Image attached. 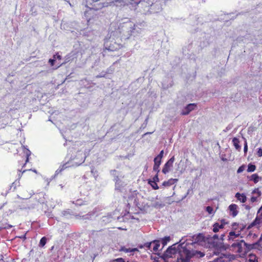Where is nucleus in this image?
I'll return each mask as SVG.
<instances>
[{
	"label": "nucleus",
	"instance_id": "9b49d317",
	"mask_svg": "<svg viewBox=\"0 0 262 262\" xmlns=\"http://www.w3.org/2000/svg\"><path fill=\"white\" fill-rule=\"evenodd\" d=\"M154 165L153 167L154 171L159 173L160 171L159 167L161 164V160H158L156 158L154 159Z\"/></svg>",
	"mask_w": 262,
	"mask_h": 262
},
{
	"label": "nucleus",
	"instance_id": "a19ab883",
	"mask_svg": "<svg viewBox=\"0 0 262 262\" xmlns=\"http://www.w3.org/2000/svg\"><path fill=\"white\" fill-rule=\"evenodd\" d=\"M223 161H226L227 159L226 158H222Z\"/></svg>",
	"mask_w": 262,
	"mask_h": 262
},
{
	"label": "nucleus",
	"instance_id": "7ed1b4c3",
	"mask_svg": "<svg viewBox=\"0 0 262 262\" xmlns=\"http://www.w3.org/2000/svg\"><path fill=\"white\" fill-rule=\"evenodd\" d=\"M104 0H86V6L90 9L99 10L105 6Z\"/></svg>",
	"mask_w": 262,
	"mask_h": 262
},
{
	"label": "nucleus",
	"instance_id": "473e14b6",
	"mask_svg": "<svg viewBox=\"0 0 262 262\" xmlns=\"http://www.w3.org/2000/svg\"><path fill=\"white\" fill-rule=\"evenodd\" d=\"M29 156L30 155L29 154H27L26 155V160H25V163L24 164L23 167L25 166V165L26 164V163L29 161Z\"/></svg>",
	"mask_w": 262,
	"mask_h": 262
},
{
	"label": "nucleus",
	"instance_id": "1a4fd4ad",
	"mask_svg": "<svg viewBox=\"0 0 262 262\" xmlns=\"http://www.w3.org/2000/svg\"><path fill=\"white\" fill-rule=\"evenodd\" d=\"M250 246L251 250L255 249H257L259 250H262V239H260L257 242H256L254 244H250Z\"/></svg>",
	"mask_w": 262,
	"mask_h": 262
},
{
	"label": "nucleus",
	"instance_id": "72a5a7b5",
	"mask_svg": "<svg viewBox=\"0 0 262 262\" xmlns=\"http://www.w3.org/2000/svg\"><path fill=\"white\" fill-rule=\"evenodd\" d=\"M221 225H223V227L224 228V226H225V225H226V224H228V223H227V222H226L225 221V220H222L221 221Z\"/></svg>",
	"mask_w": 262,
	"mask_h": 262
},
{
	"label": "nucleus",
	"instance_id": "9d476101",
	"mask_svg": "<svg viewBox=\"0 0 262 262\" xmlns=\"http://www.w3.org/2000/svg\"><path fill=\"white\" fill-rule=\"evenodd\" d=\"M235 198L241 203H245L247 201V197L244 193L237 192L235 195Z\"/></svg>",
	"mask_w": 262,
	"mask_h": 262
},
{
	"label": "nucleus",
	"instance_id": "c9c22d12",
	"mask_svg": "<svg viewBox=\"0 0 262 262\" xmlns=\"http://www.w3.org/2000/svg\"><path fill=\"white\" fill-rule=\"evenodd\" d=\"M229 235H230V236L234 235L235 237H237L238 234H235V233L234 231H231V232H230L229 233Z\"/></svg>",
	"mask_w": 262,
	"mask_h": 262
},
{
	"label": "nucleus",
	"instance_id": "4468645a",
	"mask_svg": "<svg viewBox=\"0 0 262 262\" xmlns=\"http://www.w3.org/2000/svg\"><path fill=\"white\" fill-rule=\"evenodd\" d=\"M120 252H124L125 253H128V252H135V251H138V249L136 248H127L124 246L121 247V248L119 249Z\"/></svg>",
	"mask_w": 262,
	"mask_h": 262
},
{
	"label": "nucleus",
	"instance_id": "20e7f679",
	"mask_svg": "<svg viewBox=\"0 0 262 262\" xmlns=\"http://www.w3.org/2000/svg\"><path fill=\"white\" fill-rule=\"evenodd\" d=\"M192 238L194 241L193 242L191 243H184V244H192L193 250H194L193 248L195 247V245H198L201 243L204 242V236L202 233L194 235L192 236Z\"/></svg>",
	"mask_w": 262,
	"mask_h": 262
},
{
	"label": "nucleus",
	"instance_id": "6ab92c4d",
	"mask_svg": "<svg viewBox=\"0 0 262 262\" xmlns=\"http://www.w3.org/2000/svg\"><path fill=\"white\" fill-rule=\"evenodd\" d=\"M249 262H258V257L254 254H250L248 256Z\"/></svg>",
	"mask_w": 262,
	"mask_h": 262
},
{
	"label": "nucleus",
	"instance_id": "e433bc0d",
	"mask_svg": "<svg viewBox=\"0 0 262 262\" xmlns=\"http://www.w3.org/2000/svg\"><path fill=\"white\" fill-rule=\"evenodd\" d=\"M238 224L236 223H233L232 224V227L234 229H236V227L238 226Z\"/></svg>",
	"mask_w": 262,
	"mask_h": 262
},
{
	"label": "nucleus",
	"instance_id": "2f4dec72",
	"mask_svg": "<svg viewBox=\"0 0 262 262\" xmlns=\"http://www.w3.org/2000/svg\"><path fill=\"white\" fill-rule=\"evenodd\" d=\"M244 150L245 153H246L248 150V145H247V143L246 141L245 142V143L244 145Z\"/></svg>",
	"mask_w": 262,
	"mask_h": 262
},
{
	"label": "nucleus",
	"instance_id": "f257e3e1",
	"mask_svg": "<svg viewBox=\"0 0 262 262\" xmlns=\"http://www.w3.org/2000/svg\"><path fill=\"white\" fill-rule=\"evenodd\" d=\"M179 256L177 257V262H190L191 258H200L204 256L203 252L198 250H192V244H174L169 247L163 254L164 262L165 259H168L171 261V258L176 254Z\"/></svg>",
	"mask_w": 262,
	"mask_h": 262
},
{
	"label": "nucleus",
	"instance_id": "c85d7f7f",
	"mask_svg": "<svg viewBox=\"0 0 262 262\" xmlns=\"http://www.w3.org/2000/svg\"><path fill=\"white\" fill-rule=\"evenodd\" d=\"M257 155L258 157H262V148H258L257 151Z\"/></svg>",
	"mask_w": 262,
	"mask_h": 262
},
{
	"label": "nucleus",
	"instance_id": "ea45409f",
	"mask_svg": "<svg viewBox=\"0 0 262 262\" xmlns=\"http://www.w3.org/2000/svg\"><path fill=\"white\" fill-rule=\"evenodd\" d=\"M57 58L58 59H61V56L60 55H58L57 56Z\"/></svg>",
	"mask_w": 262,
	"mask_h": 262
},
{
	"label": "nucleus",
	"instance_id": "bb28decb",
	"mask_svg": "<svg viewBox=\"0 0 262 262\" xmlns=\"http://www.w3.org/2000/svg\"><path fill=\"white\" fill-rule=\"evenodd\" d=\"M163 155H164V150H162L160 151V152L159 153V154L156 157H155V158L158 159V160H162V159L163 157Z\"/></svg>",
	"mask_w": 262,
	"mask_h": 262
},
{
	"label": "nucleus",
	"instance_id": "ddd939ff",
	"mask_svg": "<svg viewBox=\"0 0 262 262\" xmlns=\"http://www.w3.org/2000/svg\"><path fill=\"white\" fill-rule=\"evenodd\" d=\"M249 180L256 184L261 180V177H259L257 173H254L249 178Z\"/></svg>",
	"mask_w": 262,
	"mask_h": 262
},
{
	"label": "nucleus",
	"instance_id": "aec40b11",
	"mask_svg": "<svg viewBox=\"0 0 262 262\" xmlns=\"http://www.w3.org/2000/svg\"><path fill=\"white\" fill-rule=\"evenodd\" d=\"M256 167L255 165H254L252 163H249L248 165V168L247 169V171L248 172H252L256 170Z\"/></svg>",
	"mask_w": 262,
	"mask_h": 262
},
{
	"label": "nucleus",
	"instance_id": "dca6fc26",
	"mask_svg": "<svg viewBox=\"0 0 262 262\" xmlns=\"http://www.w3.org/2000/svg\"><path fill=\"white\" fill-rule=\"evenodd\" d=\"M232 143L236 150L239 151L241 149V146L239 145V140L238 138L234 137L232 139Z\"/></svg>",
	"mask_w": 262,
	"mask_h": 262
},
{
	"label": "nucleus",
	"instance_id": "c03bdc74",
	"mask_svg": "<svg viewBox=\"0 0 262 262\" xmlns=\"http://www.w3.org/2000/svg\"><path fill=\"white\" fill-rule=\"evenodd\" d=\"M4 206V204L0 207V209L2 208Z\"/></svg>",
	"mask_w": 262,
	"mask_h": 262
},
{
	"label": "nucleus",
	"instance_id": "39448f33",
	"mask_svg": "<svg viewBox=\"0 0 262 262\" xmlns=\"http://www.w3.org/2000/svg\"><path fill=\"white\" fill-rule=\"evenodd\" d=\"M175 160L174 156H172L164 165L162 169V172L164 174L168 172L170 168L172 167L173 163Z\"/></svg>",
	"mask_w": 262,
	"mask_h": 262
},
{
	"label": "nucleus",
	"instance_id": "58836bf2",
	"mask_svg": "<svg viewBox=\"0 0 262 262\" xmlns=\"http://www.w3.org/2000/svg\"><path fill=\"white\" fill-rule=\"evenodd\" d=\"M112 3H120L121 2H123V1L121 0H111Z\"/></svg>",
	"mask_w": 262,
	"mask_h": 262
},
{
	"label": "nucleus",
	"instance_id": "f3484780",
	"mask_svg": "<svg viewBox=\"0 0 262 262\" xmlns=\"http://www.w3.org/2000/svg\"><path fill=\"white\" fill-rule=\"evenodd\" d=\"M72 215V212L70 209L64 210L61 213V216L66 219L70 217Z\"/></svg>",
	"mask_w": 262,
	"mask_h": 262
},
{
	"label": "nucleus",
	"instance_id": "4c0bfd02",
	"mask_svg": "<svg viewBox=\"0 0 262 262\" xmlns=\"http://www.w3.org/2000/svg\"><path fill=\"white\" fill-rule=\"evenodd\" d=\"M117 262H125L124 259L122 258H119L116 259Z\"/></svg>",
	"mask_w": 262,
	"mask_h": 262
},
{
	"label": "nucleus",
	"instance_id": "2eb2a0df",
	"mask_svg": "<svg viewBox=\"0 0 262 262\" xmlns=\"http://www.w3.org/2000/svg\"><path fill=\"white\" fill-rule=\"evenodd\" d=\"M177 179H170L167 181H164L162 183V185L164 186H170L178 182Z\"/></svg>",
	"mask_w": 262,
	"mask_h": 262
},
{
	"label": "nucleus",
	"instance_id": "a878e982",
	"mask_svg": "<svg viewBox=\"0 0 262 262\" xmlns=\"http://www.w3.org/2000/svg\"><path fill=\"white\" fill-rule=\"evenodd\" d=\"M206 211L209 214H213L214 213V211H213V209L212 207L211 206H207L206 208Z\"/></svg>",
	"mask_w": 262,
	"mask_h": 262
},
{
	"label": "nucleus",
	"instance_id": "423d86ee",
	"mask_svg": "<svg viewBox=\"0 0 262 262\" xmlns=\"http://www.w3.org/2000/svg\"><path fill=\"white\" fill-rule=\"evenodd\" d=\"M229 214L233 217L236 216L238 213V206L235 204H232L228 207Z\"/></svg>",
	"mask_w": 262,
	"mask_h": 262
},
{
	"label": "nucleus",
	"instance_id": "6e6552de",
	"mask_svg": "<svg viewBox=\"0 0 262 262\" xmlns=\"http://www.w3.org/2000/svg\"><path fill=\"white\" fill-rule=\"evenodd\" d=\"M196 106V105L194 103H190L188 104L185 107V112H183L182 113V114L183 115H188L191 111L193 110Z\"/></svg>",
	"mask_w": 262,
	"mask_h": 262
},
{
	"label": "nucleus",
	"instance_id": "412c9836",
	"mask_svg": "<svg viewBox=\"0 0 262 262\" xmlns=\"http://www.w3.org/2000/svg\"><path fill=\"white\" fill-rule=\"evenodd\" d=\"M152 243L154 245L153 247V251L154 252L158 251L159 248L160 247V242L158 241H155L152 242Z\"/></svg>",
	"mask_w": 262,
	"mask_h": 262
},
{
	"label": "nucleus",
	"instance_id": "5701e85b",
	"mask_svg": "<svg viewBox=\"0 0 262 262\" xmlns=\"http://www.w3.org/2000/svg\"><path fill=\"white\" fill-rule=\"evenodd\" d=\"M148 184H149L151 185V186L154 190H157L159 189V186L156 182L152 181V180H149L148 181Z\"/></svg>",
	"mask_w": 262,
	"mask_h": 262
},
{
	"label": "nucleus",
	"instance_id": "f8f14e48",
	"mask_svg": "<svg viewBox=\"0 0 262 262\" xmlns=\"http://www.w3.org/2000/svg\"><path fill=\"white\" fill-rule=\"evenodd\" d=\"M141 1H136L135 0H130L128 3H125L123 6H128L129 5H131L133 8L135 9H137L138 5L140 3Z\"/></svg>",
	"mask_w": 262,
	"mask_h": 262
},
{
	"label": "nucleus",
	"instance_id": "cd10ccee",
	"mask_svg": "<svg viewBox=\"0 0 262 262\" xmlns=\"http://www.w3.org/2000/svg\"><path fill=\"white\" fill-rule=\"evenodd\" d=\"M245 166L244 165H242L238 168V169L237 170V173H241L245 170Z\"/></svg>",
	"mask_w": 262,
	"mask_h": 262
},
{
	"label": "nucleus",
	"instance_id": "c756f323",
	"mask_svg": "<svg viewBox=\"0 0 262 262\" xmlns=\"http://www.w3.org/2000/svg\"><path fill=\"white\" fill-rule=\"evenodd\" d=\"M55 55L54 56V59H50L49 60V62L50 63V65L51 66H53L55 61Z\"/></svg>",
	"mask_w": 262,
	"mask_h": 262
},
{
	"label": "nucleus",
	"instance_id": "f704fd0d",
	"mask_svg": "<svg viewBox=\"0 0 262 262\" xmlns=\"http://www.w3.org/2000/svg\"><path fill=\"white\" fill-rule=\"evenodd\" d=\"M152 244V242H150V243H145L144 246L148 248H150V246L151 245V244Z\"/></svg>",
	"mask_w": 262,
	"mask_h": 262
},
{
	"label": "nucleus",
	"instance_id": "393cba45",
	"mask_svg": "<svg viewBox=\"0 0 262 262\" xmlns=\"http://www.w3.org/2000/svg\"><path fill=\"white\" fill-rule=\"evenodd\" d=\"M170 241V237L167 236L165 237L164 238L162 239V244L165 246L167 244V242Z\"/></svg>",
	"mask_w": 262,
	"mask_h": 262
},
{
	"label": "nucleus",
	"instance_id": "b1692460",
	"mask_svg": "<svg viewBox=\"0 0 262 262\" xmlns=\"http://www.w3.org/2000/svg\"><path fill=\"white\" fill-rule=\"evenodd\" d=\"M19 185V181L16 180L15 182H14L10 186V190H12V191H14L17 186Z\"/></svg>",
	"mask_w": 262,
	"mask_h": 262
},
{
	"label": "nucleus",
	"instance_id": "a211bd4d",
	"mask_svg": "<svg viewBox=\"0 0 262 262\" xmlns=\"http://www.w3.org/2000/svg\"><path fill=\"white\" fill-rule=\"evenodd\" d=\"M223 225H221L219 223H215L213 225V231L214 232H217L220 229H223Z\"/></svg>",
	"mask_w": 262,
	"mask_h": 262
},
{
	"label": "nucleus",
	"instance_id": "37998d69",
	"mask_svg": "<svg viewBox=\"0 0 262 262\" xmlns=\"http://www.w3.org/2000/svg\"><path fill=\"white\" fill-rule=\"evenodd\" d=\"M27 170H24L23 171H22V173H24L26 171H27Z\"/></svg>",
	"mask_w": 262,
	"mask_h": 262
},
{
	"label": "nucleus",
	"instance_id": "4be33fe9",
	"mask_svg": "<svg viewBox=\"0 0 262 262\" xmlns=\"http://www.w3.org/2000/svg\"><path fill=\"white\" fill-rule=\"evenodd\" d=\"M47 237L45 236L42 237L39 241V246L40 247H44L47 243Z\"/></svg>",
	"mask_w": 262,
	"mask_h": 262
},
{
	"label": "nucleus",
	"instance_id": "7c9ffc66",
	"mask_svg": "<svg viewBox=\"0 0 262 262\" xmlns=\"http://www.w3.org/2000/svg\"><path fill=\"white\" fill-rule=\"evenodd\" d=\"M152 181H155L156 183L159 181V179L158 178V173L157 172V174L154 177Z\"/></svg>",
	"mask_w": 262,
	"mask_h": 262
},
{
	"label": "nucleus",
	"instance_id": "0eeeda50",
	"mask_svg": "<svg viewBox=\"0 0 262 262\" xmlns=\"http://www.w3.org/2000/svg\"><path fill=\"white\" fill-rule=\"evenodd\" d=\"M223 256H221L214 259L215 262H224L226 261V259H234V255H225L223 254Z\"/></svg>",
	"mask_w": 262,
	"mask_h": 262
},
{
	"label": "nucleus",
	"instance_id": "f03ea898",
	"mask_svg": "<svg viewBox=\"0 0 262 262\" xmlns=\"http://www.w3.org/2000/svg\"><path fill=\"white\" fill-rule=\"evenodd\" d=\"M250 244L244 240H236L231 246V250L237 254L239 257H244L251 250Z\"/></svg>",
	"mask_w": 262,
	"mask_h": 262
},
{
	"label": "nucleus",
	"instance_id": "79ce46f5",
	"mask_svg": "<svg viewBox=\"0 0 262 262\" xmlns=\"http://www.w3.org/2000/svg\"><path fill=\"white\" fill-rule=\"evenodd\" d=\"M127 262H137V261H135V260H133V261H127Z\"/></svg>",
	"mask_w": 262,
	"mask_h": 262
}]
</instances>
